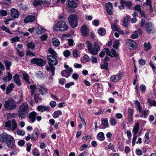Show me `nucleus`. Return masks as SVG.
<instances>
[{
	"instance_id": "ddd939ff",
	"label": "nucleus",
	"mask_w": 156,
	"mask_h": 156,
	"mask_svg": "<svg viewBox=\"0 0 156 156\" xmlns=\"http://www.w3.org/2000/svg\"><path fill=\"white\" fill-rule=\"evenodd\" d=\"M122 74L121 73H118L117 74L111 76L110 80L114 82H116L120 80L122 78Z\"/></svg>"
},
{
	"instance_id": "5701e85b",
	"label": "nucleus",
	"mask_w": 156,
	"mask_h": 156,
	"mask_svg": "<svg viewBox=\"0 0 156 156\" xmlns=\"http://www.w3.org/2000/svg\"><path fill=\"white\" fill-rule=\"evenodd\" d=\"M128 121L129 122H132L133 121V111L130 108L128 109Z\"/></svg>"
},
{
	"instance_id": "20e7f679",
	"label": "nucleus",
	"mask_w": 156,
	"mask_h": 156,
	"mask_svg": "<svg viewBox=\"0 0 156 156\" xmlns=\"http://www.w3.org/2000/svg\"><path fill=\"white\" fill-rule=\"evenodd\" d=\"M5 108L7 110H12L16 108V104L12 99H9L5 102L4 104Z\"/></svg>"
},
{
	"instance_id": "b1692460",
	"label": "nucleus",
	"mask_w": 156,
	"mask_h": 156,
	"mask_svg": "<svg viewBox=\"0 0 156 156\" xmlns=\"http://www.w3.org/2000/svg\"><path fill=\"white\" fill-rule=\"evenodd\" d=\"M45 31V29L43 27L38 26L36 30V32L37 34H41Z\"/></svg>"
},
{
	"instance_id": "603ef678",
	"label": "nucleus",
	"mask_w": 156,
	"mask_h": 156,
	"mask_svg": "<svg viewBox=\"0 0 156 156\" xmlns=\"http://www.w3.org/2000/svg\"><path fill=\"white\" fill-rule=\"evenodd\" d=\"M61 74L63 76L66 77L67 78L69 76V74H68L66 70H62L61 72Z\"/></svg>"
},
{
	"instance_id": "f3484780",
	"label": "nucleus",
	"mask_w": 156,
	"mask_h": 156,
	"mask_svg": "<svg viewBox=\"0 0 156 156\" xmlns=\"http://www.w3.org/2000/svg\"><path fill=\"white\" fill-rule=\"evenodd\" d=\"M66 5L68 7L72 8H75L77 6V3L73 0H67Z\"/></svg>"
},
{
	"instance_id": "c9c22d12",
	"label": "nucleus",
	"mask_w": 156,
	"mask_h": 156,
	"mask_svg": "<svg viewBox=\"0 0 156 156\" xmlns=\"http://www.w3.org/2000/svg\"><path fill=\"white\" fill-rule=\"evenodd\" d=\"M62 113L60 110H57L53 114L52 116L54 118H58L59 116L62 115Z\"/></svg>"
},
{
	"instance_id": "7ed1b4c3",
	"label": "nucleus",
	"mask_w": 156,
	"mask_h": 156,
	"mask_svg": "<svg viewBox=\"0 0 156 156\" xmlns=\"http://www.w3.org/2000/svg\"><path fill=\"white\" fill-rule=\"evenodd\" d=\"M64 19H62L58 22L54 26L53 30L56 31H63L67 30L68 28Z\"/></svg>"
},
{
	"instance_id": "13d9d810",
	"label": "nucleus",
	"mask_w": 156,
	"mask_h": 156,
	"mask_svg": "<svg viewBox=\"0 0 156 156\" xmlns=\"http://www.w3.org/2000/svg\"><path fill=\"white\" fill-rule=\"evenodd\" d=\"M71 54L70 51L68 50H65L63 53V55L65 57H67L69 56Z\"/></svg>"
},
{
	"instance_id": "423d86ee",
	"label": "nucleus",
	"mask_w": 156,
	"mask_h": 156,
	"mask_svg": "<svg viewBox=\"0 0 156 156\" xmlns=\"http://www.w3.org/2000/svg\"><path fill=\"white\" fill-rule=\"evenodd\" d=\"M94 47H92L91 48H89L88 50L90 53L91 54L96 55L98 51L100 50V47L99 46L98 42H95L94 45Z\"/></svg>"
},
{
	"instance_id": "37998d69",
	"label": "nucleus",
	"mask_w": 156,
	"mask_h": 156,
	"mask_svg": "<svg viewBox=\"0 0 156 156\" xmlns=\"http://www.w3.org/2000/svg\"><path fill=\"white\" fill-rule=\"evenodd\" d=\"M12 126V124L11 121H9L5 122V127L7 128L8 130H11V126Z\"/></svg>"
},
{
	"instance_id": "4468645a",
	"label": "nucleus",
	"mask_w": 156,
	"mask_h": 156,
	"mask_svg": "<svg viewBox=\"0 0 156 156\" xmlns=\"http://www.w3.org/2000/svg\"><path fill=\"white\" fill-rule=\"evenodd\" d=\"M105 8L107 12L109 15H112L113 13V8L112 4L110 2H108L105 5Z\"/></svg>"
},
{
	"instance_id": "7c9ffc66",
	"label": "nucleus",
	"mask_w": 156,
	"mask_h": 156,
	"mask_svg": "<svg viewBox=\"0 0 156 156\" xmlns=\"http://www.w3.org/2000/svg\"><path fill=\"white\" fill-rule=\"evenodd\" d=\"M13 79L15 83L18 86H20L21 84L19 76L17 75L16 74L13 76Z\"/></svg>"
},
{
	"instance_id": "680f3d73",
	"label": "nucleus",
	"mask_w": 156,
	"mask_h": 156,
	"mask_svg": "<svg viewBox=\"0 0 156 156\" xmlns=\"http://www.w3.org/2000/svg\"><path fill=\"white\" fill-rule=\"evenodd\" d=\"M148 101L149 102L151 106H156V102L154 100H151L150 99H147Z\"/></svg>"
},
{
	"instance_id": "f704fd0d",
	"label": "nucleus",
	"mask_w": 156,
	"mask_h": 156,
	"mask_svg": "<svg viewBox=\"0 0 156 156\" xmlns=\"http://www.w3.org/2000/svg\"><path fill=\"white\" fill-rule=\"evenodd\" d=\"M34 97L35 101L37 103L42 101V98L39 94H36L34 95Z\"/></svg>"
},
{
	"instance_id": "bb28decb",
	"label": "nucleus",
	"mask_w": 156,
	"mask_h": 156,
	"mask_svg": "<svg viewBox=\"0 0 156 156\" xmlns=\"http://www.w3.org/2000/svg\"><path fill=\"white\" fill-rule=\"evenodd\" d=\"M144 50L145 51H147L150 50L152 48L151 45L149 42H145L144 44Z\"/></svg>"
},
{
	"instance_id": "8fccbe9b",
	"label": "nucleus",
	"mask_w": 156,
	"mask_h": 156,
	"mask_svg": "<svg viewBox=\"0 0 156 156\" xmlns=\"http://www.w3.org/2000/svg\"><path fill=\"white\" fill-rule=\"evenodd\" d=\"M30 87L31 90V94H34L36 89V86L35 85L31 84L30 85Z\"/></svg>"
},
{
	"instance_id": "a211bd4d",
	"label": "nucleus",
	"mask_w": 156,
	"mask_h": 156,
	"mask_svg": "<svg viewBox=\"0 0 156 156\" xmlns=\"http://www.w3.org/2000/svg\"><path fill=\"white\" fill-rule=\"evenodd\" d=\"M10 136L4 133L0 134V142L1 143H5Z\"/></svg>"
},
{
	"instance_id": "9d476101",
	"label": "nucleus",
	"mask_w": 156,
	"mask_h": 156,
	"mask_svg": "<svg viewBox=\"0 0 156 156\" xmlns=\"http://www.w3.org/2000/svg\"><path fill=\"white\" fill-rule=\"evenodd\" d=\"M31 63L32 64H35L38 66H42L45 65L46 62L42 59L34 58L31 60Z\"/></svg>"
},
{
	"instance_id": "f03ea898",
	"label": "nucleus",
	"mask_w": 156,
	"mask_h": 156,
	"mask_svg": "<svg viewBox=\"0 0 156 156\" xmlns=\"http://www.w3.org/2000/svg\"><path fill=\"white\" fill-rule=\"evenodd\" d=\"M29 107L26 102H24L19 107L18 109V115L19 117L23 119L26 116V115L29 111Z\"/></svg>"
},
{
	"instance_id": "c756f323",
	"label": "nucleus",
	"mask_w": 156,
	"mask_h": 156,
	"mask_svg": "<svg viewBox=\"0 0 156 156\" xmlns=\"http://www.w3.org/2000/svg\"><path fill=\"white\" fill-rule=\"evenodd\" d=\"M129 21V18L126 16L124 18L122 22V25L126 27H127Z\"/></svg>"
},
{
	"instance_id": "bf43d9fd",
	"label": "nucleus",
	"mask_w": 156,
	"mask_h": 156,
	"mask_svg": "<svg viewBox=\"0 0 156 156\" xmlns=\"http://www.w3.org/2000/svg\"><path fill=\"white\" fill-rule=\"evenodd\" d=\"M137 138V136L136 135V134H133L132 143V145L133 147L134 146L135 144Z\"/></svg>"
},
{
	"instance_id": "6e6d98bb",
	"label": "nucleus",
	"mask_w": 156,
	"mask_h": 156,
	"mask_svg": "<svg viewBox=\"0 0 156 156\" xmlns=\"http://www.w3.org/2000/svg\"><path fill=\"white\" fill-rule=\"evenodd\" d=\"M17 134L20 136H23L25 134V132L21 129H18L17 131Z\"/></svg>"
},
{
	"instance_id": "09e8293b",
	"label": "nucleus",
	"mask_w": 156,
	"mask_h": 156,
	"mask_svg": "<svg viewBox=\"0 0 156 156\" xmlns=\"http://www.w3.org/2000/svg\"><path fill=\"white\" fill-rule=\"evenodd\" d=\"M149 111L148 110L143 111L142 112H141L142 113V114L141 115V117H142L146 118L147 117L149 113Z\"/></svg>"
},
{
	"instance_id": "338daca9",
	"label": "nucleus",
	"mask_w": 156,
	"mask_h": 156,
	"mask_svg": "<svg viewBox=\"0 0 156 156\" xmlns=\"http://www.w3.org/2000/svg\"><path fill=\"white\" fill-rule=\"evenodd\" d=\"M74 85V82H71L68 83H66L65 85V87L66 88H69L71 86Z\"/></svg>"
},
{
	"instance_id": "58836bf2",
	"label": "nucleus",
	"mask_w": 156,
	"mask_h": 156,
	"mask_svg": "<svg viewBox=\"0 0 156 156\" xmlns=\"http://www.w3.org/2000/svg\"><path fill=\"white\" fill-rule=\"evenodd\" d=\"M98 33L100 35L104 36L106 34L105 30L104 28H101L98 30Z\"/></svg>"
},
{
	"instance_id": "412c9836",
	"label": "nucleus",
	"mask_w": 156,
	"mask_h": 156,
	"mask_svg": "<svg viewBox=\"0 0 156 156\" xmlns=\"http://www.w3.org/2000/svg\"><path fill=\"white\" fill-rule=\"evenodd\" d=\"M10 15L11 16L15 18H18L19 15L17 10L14 8L11 9Z\"/></svg>"
},
{
	"instance_id": "a19ab883",
	"label": "nucleus",
	"mask_w": 156,
	"mask_h": 156,
	"mask_svg": "<svg viewBox=\"0 0 156 156\" xmlns=\"http://www.w3.org/2000/svg\"><path fill=\"white\" fill-rule=\"evenodd\" d=\"M42 3L41 0H34L33 4L35 6H37Z\"/></svg>"
},
{
	"instance_id": "9b49d317",
	"label": "nucleus",
	"mask_w": 156,
	"mask_h": 156,
	"mask_svg": "<svg viewBox=\"0 0 156 156\" xmlns=\"http://www.w3.org/2000/svg\"><path fill=\"white\" fill-rule=\"evenodd\" d=\"M126 45L130 49H132L137 47V45L135 42L130 39H127L126 41Z\"/></svg>"
},
{
	"instance_id": "a18cd8bd",
	"label": "nucleus",
	"mask_w": 156,
	"mask_h": 156,
	"mask_svg": "<svg viewBox=\"0 0 156 156\" xmlns=\"http://www.w3.org/2000/svg\"><path fill=\"white\" fill-rule=\"evenodd\" d=\"M48 51L52 56L57 57L58 55L55 51L51 48H49L48 49Z\"/></svg>"
},
{
	"instance_id": "393cba45",
	"label": "nucleus",
	"mask_w": 156,
	"mask_h": 156,
	"mask_svg": "<svg viewBox=\"0 0 156 156\" xmlns=\"http://www.w3.org/2000/svg\"><path fill=\"white\" fill-rule=\"evenodd\" d=\"M49 106H44L42 105H40L37 107L38 110L41 112H42L44 111H49L50 109Z\"/></svg>"
},
{
	"instance_id": "f257e3e1",
	"label": "nucleus",
	"mask_w": 156,
	"mask_h": 156,
	"mask_svg": "<svg viewBox=\"0 0 156 156\" xmlns=\"http://www.w3.org/2000/svg\"><path fill=\"white\" fill-rule=\"evenodd\" d=\"M57 57L52 56L50 55H48L47 58L48 61V63L50 67L46 66V69L48 70H50L53 75L55 74V68L53 66H55L58 64V62L56 58Z\"/></svg>"
},
{
	"instance_id": "4c0bfd02",
	"label": "nucleus",
	"mask_w": 156,
	"mask_h": 156,
	"mask_svg": "<svg viewBox=\"0 0 156 156\" xmlns=\"http://www.w3.org/2000/svg\"><path fill=\"white\" fill-rule=\"evenodd\" d=\"M150 131V129H148L147 132L145 133V135L144 137L145 138V142L147 144H148L150 142L149 135V134Z\"/></svg>"
},
{
	"instance_id": "e2e57ef3",
	"label": "nucleus",
	"mask_w": 156,
	"mask_h": 156,
	"mask_svg": "<svg viewBox=\"0 0 156 156\" xmlns=\"http://www.w3.org/2000/svg\"><path fill=\"white\" fill-rule=\"evenodd\" d=\"M105 49V51L106 52V53L107 55H108L109 56H110L111 57V58H112L113 57V56L111 55V51H109V49L107 48H106Z\"/></svg>"
},
{
	"instance_id": "69168bd1",
	"label": "nucleus",
	"mask_w": 156,
	"mask_h": 156,
	"mask_svg": "<svg viewBox=\"0 0 156 156\" xmlns=\"http://www.w3.org/2000/svg\"><path fill=\"white\" fill-rule=\"evenodd\" d=\"M48 38V36L46 34L42 35L40 37V38L41 41H43L46 40Z\"/></svg>"
},
{
	"instance_id": "864d4df0",
	"label": "nucleus",
	"mask_w": 156,
	"mask_h": 156,
	"mask_svg": "<svg viewBox=\"0 0 156 156\" xmlns=\"http://www.w3.org/2000/svg\"><path fill=\"white\" fill-rule=\"evenodd\" d=\"M119 45V42L118 41H115L113 44V47L115 49H118Z\"/></svg>"
},
{
	"instance_id": "ea45409f",
	"label": "nucleus",
	"mask_w": 156,
	"mask_h": 156,
	"mask_svg": "<svg viewBox=\"0 0 156 156\" xmlns=\"http://www.w3.org/2000/svg\"><path fill=\"white\" fill-rule=\"evenodd\" d=\"M139 129V123L137 122L135 124L133 129V131L134 132V134H136L137 133Z\"/></svg>"
},
{
	"instance_id": "72a5a7b5",
	"label": "nucleus",
	"mask_w": 156,
	"mask_h": 156,
	"mask_svg": "<svg viewBox=\"0 0 156 156\" xmlns=\"http://www.w3.org/2000/svg\"><path fill=\"white\" fill-rule=\"evenodd\" d=\"M97 137V138L101 141H103L105 139L104 134L102 132L99 133L98 134Z\"/></svg>"
},
{
	"instance_id": "f8f14e48",
	"label": "nucleus",
	"mask_w": 156,
	"mask_h": 156,
	"mask_svg": "<svg viewBox=\"0 0 156 156\" xmlns=\"http://www.w3.org/2000/svg\"><path fill=\"white\" fill-rule=\"evenodd\" d=\"M81 33L83 36L87 37L89 35V30L87 25H83L81 28Z\"/></svg>"
},
{
	"instance_id": "6ab92c4d",
	"label": "nucleus",
	"mask_w": 156,
	"mask_h": 156,
	"mask_svg": "<svg viewBox=\"0 0 156 156\" xmlns=\"http://www.w3.org/2000/svg\"><path fill=\"white\" fill-rule=\"evenodd\" d=\"M35 19V16L33 15H29L26 17L24 20L25 23L34 21Z\"/></svg>"
},
{
	"instance_id": "e433bc0d",
	"label": "nucleus",
	"mask_w": 156,
	"mask_h": 156,
	"mask_svg": "<svg viewBox=\"0 0 156 156\" xmlns=\"http://www.w3.org/2000/svg\"><path fill=\"white\" fill-rule=\"evenodd\" d=\"M4 63L6 69H9L10 66L12 65V62L8 60H5Z\"/></svg>"
},
{
	"instance_id": "6e6552de",
	"label": "nucleus",
	"mask_w": 156,
	"mask_h": 156,
	"mask_svg": "<svg viewBox=\"0 0 156 156\" xmlns=\"http://www.w3.org/2000/svg\"><path fill=\"white\" fill-rule=\"evenodd\" d=\"M121 5H119V7L121 9H123L125 7L130 8L132 5V3L130 1H126V0H121L120 1Z\"/></svg>"
},
{
	"instance_id": "39448f33",
	"label": "nucleus",
	"mask_w": 156,
	"mask_h": 156,
	"mask_svg": "<svg viewBox=\"0 0 156 156\" xmlns=\"http://www.w3.org/2000/svg\"><path fill=\"white\" fill-rule=\"evenodd\" d=\"M69 23L73 28H75L78 25V18L76 15H71L69 16Z\"/></svg>"
},
{
	"instance_id": "774afa93",
	"label": "nucleus",
	"mask_w": 156,
	"mask_h": 156,
	"mask_svg": "<svg viewBox=\"0 0 156 156\" xmlns=\"http://www.w3.org/2000/svg\"><path fill=\"white\" fill-rule=\"evenodd\" d=\"M133 9L139 12L141 9L140 6L139 5H136L133 7Z\"/></svg>"
},
{
	"instance_id": "052dcab7",
	"label": "nucleus",
	"mask_w": 156,
	"mask_h": 156,
	"mask_svg": "<svg viewBox=\"0 0 156 156\" xmlns=\"http://www.w3.org/2000/svg\"><path fill=\"white\" fill-rule=\"evenodd\" d=\"M20 37H15L11 38V40L12 42L14 43L16 41H19Z\"/></svg>"
},
{
	"instance_id": "2f4dec72",
	"label": "nucleus",
	"mask_w": 156,
	"mask_h": 156,
	"mask_svg": "<svg viewBox=\"0 0 156 156\" xmlns=\"http://www.w3.org/2000/svg\"><path fill=\"white\" fill-rule=\"evenodd\" d=\"M8 75L6 77L3 78V80L4 81V82H6L11 80L12 78V76L10 73L9 72L7 73Z\"/></svg>"
},
{
	"instance_id": "aec40b11",
	"label": "nucleus",
	"mask_w": 156,
	"mask_h": 156,
	"mask_svg": "<svg viewBox=\"0 0 156 156\" xmlns=\"http://www.w3.org/2000/svg\"><path fill=\"white\" fill-rule=\"evenodd\" d=\"M22 75L23 78V80L27 83L28 84H30L31 82L29 81V76L28 74L24 71L22 72Z\"/></svg>"
},
{
	"instance_id": "4d7b16f0",
	"label": "nucleus",
	"mask_w": 156,
	"mask_h": 156,
	"mask_svg": "<svg viewBox=\"0 0 156 156\" xmlns=\"http://www.w3.org/2000/svg\"><path fill=\"white\" fill-rule=\"evenodd\" d=\"M7 14L6 11L4 10H0V14L2 16H5Z\"/></svg>"
},
{
	"instance_id": "3c124183",
	"label": "nucleus",
	"mask_w": 156,
	"mask_h": 156,
	"mask_svg": "<svg viewBox=\"0 0 156 156\" xmlns=\"http://www.w3.org/2000/svg\"><path fill=\"white\" fill-rule=\"evenodd\" d=\"M111 52L113 55L115 57L118 58L119 57V55L117 52L114 49H112L111 50Z\"/></svg>"
},
{
	"instance_id": "4be33fe9",
	"label": "nucleus",
	"mask_w": 156,
	"mask_h": 156,
	"mask_svg": "<svg viewBox=\"0 0 156 156\" xmlns=\"http://www.w3.org/2000/svg\"><path fill=\"white\" fill-rule=\"evenodd\" d=\"M142 30L141 29H139L138 30L135 31L134 33L131 35L132 38L135 39L138 36L141 35L142 34Z\"/></svg>"
},
{
	"instance_id": "5fc2aeb1",
	"label": "nucleus",
	"mask_w": 156,
	"mask_h": 156,
	"mask_svg": "<svg viewBox=\"0 0 156 156\" xmlns=\"http://www.w3.org/2000/svg\"><path fill=\"white\" fill-rule=\"evenodd\" d=\"M2 29L3 30L5 31L6 32L9 33L10 34H12V33H11L10 32V30L7 27L5 26L4 25L2 26L1 27Z\"/></svg>"
},
{
	"instance_id": "0e129e2a",
	"label": "nucleus",
	"mask_w": 156,
	"mask_h": 156,
	"mask_svg": "<svg viewBox=\"0 0 156 156\" xmlns=\"http://www.w3.org/2000/svg\"><path fill=\"white\" fill-rule=\"evenodd\" d=\"M91 62L94 63H96L97 62V59L96 57L91 56Z\"/></svg>"
},
{
	"instance_id": "c03bdc74",
	"label": "nucleus",
	"mask_w": 156,
	"mask_h": 156,
	"mask_svg": "<svg viewBox=\"0 0 156 156\" xmlns=\"http://www.w3.org/2000/svg\"><path fill=\"white\" fill-rule=\"evenodd\" d=\"M108 63L107 62L104 61V64L101 65V69H105L108 70Z\"/></svg>"
},
{
	"instance_id": "49530a36",
	"label": "nucleus",
	"mask_w": 156,
	"mask_h": 156,
	"mask_svg": "<svg viewBox=\"0 0 156 156\" xmlns=\"http://www.w3.org/2000/svg\"><path fill=\"white\" fill-rule=\"evenodd\" d=\"M37 76L39 78L42 79L44 78L45 75L42 72L39 71L37 73Z\"/></svg>"
},
{
	"instance_id": "de8ad7c7",
	"label": "nucleus",
	"mask_w": 156,
	"mask_h": 156,
	"mask_svg": "<svg viewBox=\"0 0 156 156\" xmlns=\"http://www.w3.org/2000/svg\"><path fill=\"white\" fill-rule=\"evenodd\" d=\"M27 48L29 49H34L35 47V45L34 43L32 42H30L29 43L27 44Z\"/></svg>"
},
{
	"instance_id": "79ce46f5",
	"label": "nucleus",
	"mask_w": 156,
	"mask_h": 156,
	"mask_svg": "<svg viewBox=\"0 0 156 156\" xmlns=\"http://www.w3.org/2000/svg\"><path fill=\"white\" fill-rule=\"evenodd\" d=\"M52 41L55 46H58L60 45V42L58 39L56 38H54L52 39Z\"/></svg>"
},
{
	"instance_id": "2eb2a0df",
	"label": "nucleus",
	"mask_w": 156,
	"mask_h": 156,
	"mask_svg": "<svg viewBox=\"0 0 156 156\" xmlns=\"http://www.w3.org/2000/svg\"><path fill=\"white\" fill-rule=\"evenodd\" d=\"M37 114L35 112H30L28 116V121L31 123H33L36 120V117Z\"/></svg>"
},
{
	"instance_id": "dca6fc26",
	"label": "nucleus",
	"mask_w": 156,
	"mask_h": 156,
	"mask_svg": "<svg viewBox=\"0 0 156 156\" xmlns=\"http://www.w3.org/2000/svg\"><path fill=\"white\" fill-rule=\"evenodd\" d=\"M39 130L38 128H36L34 129L33 132L31 135V140L34 141L37 140L39 135Z\"/></svg>"
},
{
	"instance_id": "1a4fd4ad",
	"label": "nucleus",
	"mask_w": 156,
	"mask_h": 156,
	"mask_svg": "<svg viewBox=\"0 0 156 156\" xmlns=\"http://www.w3.org/2000/svg\"><path fill=\"white\" fill-rule=\"evenodd\" d=\"M6 143L9 149H12L15 146V141L13 137L10 135L9 136L8 139L6 142Z\"/></svg>"
},
{
	"instance_id": "a878e982",
	"label": "nucleus",
	"mask_w": 156,
	"mask_h": 156,
	"mask_svg": "<svg viewBox=\"0 0 156 156\" xmlns=\"http://www.w3.org/2000/svg\"><path fill=\"white\" fill-rule=\"evenodd\" d=\"M37 89L41 94L42 95L45 94L47 93V89L43 87L40 85L38 86Z\"/></svg>"
},
{
	"instance_id": "c85d7f7f",
	"label": "nucleus",
	"mask_w": 156,
	"mask_h": 156,
	"mask_svg": "<svg viewBox=\"0 0 156 156\" xmlns=\"http://www.w3.org/2000/svg\"><path fill=\"white\" fill-rule=\"evenodd\" d=\"M101 124L104 126H105V127H104L102 126V127L100 126V128L101 129H104L106 127H108V121L107 119V118L106 119H101Z\"/></svg>"
},
{
	"instance_id": "cd10ccee",
	"label": "nucleus",
	"mask_w": 156,
	"mask_h": 156,
	"mask_svg": "<svg viewBox=\"0 0 156 156\" xmlns=\"http://www.w3.org/2000/svg\"><path fill=\"white\" fill-rule=\"evenodd\" d=\"M12 126H11V130L13 132L15 130L17 127V124L16 121L13 119L11 121Z\"/></svg>"
},
{
	"instance_id": "0eeeda50",
	"label": "nucleus",
	"mask_w": 156,
	"mask_h": 156,
	"mask_svg": "<svg viewBox=\"0 0 156 156\" xmlns=\"http://www.w3.org/2000/svg\"><path fill=\"white\" fill-rule=\"evenodd\" d=\"M145 30L149 34H153L155 31L154 25L151 22L147 23L145 26Z\"/></svg>"
},
{
	"instance_id": "473e14b6",
	"label": "nucleus",
	"mask_w": 156,
	"mask_h": 156,
	"mask_svg": "<svg viewBox=\"0 0 156 156\" xmlns=\"http://www.w3.org/2000/svg\"><path fill=\"white\" fill-rule=\"evenodd\" d=\"M14 87V84L13 83H11L6 88V94H9V92H11Z\"/></svg>"
}]
</instances>
